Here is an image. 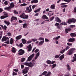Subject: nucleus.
<instances>
[{"label":"nucleus","mask_w":76,"mask_h":76,"mask_svg":"<svg viewBox=\"0 0 76 76\" xmlns=\"http://www.w3.org/2000/svg\"><path fill=\"white\" fill-rule=\"evenodd\" d=\"M17 20V18L16 17L13 16L11 18V22H12L13 20Z\"/></svg>","instance_id":"nucleus-11"},{"label":"nucleus","mask_w":76,"mask_h":76,"mask_svg":"<svg viewBox=\"0 0 76 76\" xmlns=\"http://www.w3.org/2000/svg\"><path fill=\"white\" fill-rule=\"evenodd\" d=\"M4 10H7L9 11V10H10V9H11V8H10V7L9 6L8 7L4 8Z\"/></svg>","instance_id":"nucleus-22"},{"label":"nucleus","mask_w":76,"mask_h":76,"mask_svg":"<svg viewBox=\"0 0 76 76\" xmlns=\"http://www.w3.org/2000/svg\"><path fill=\"white\" fill-rule=\"evenodd\" d=\"M54 19V17H52L49 19L50 21H52Z\"/></svg>","instance_id":"nucleus-42"},{"label":"nucleus","mask_w":76,"mask_h":76,"mask_svg":"<svg viewBox=\"0 0 76 76\" xmlns=\"http://www.w3.org/2000/svg\"><path fill=\"white\" fill-rule=\"evenodd\" d=\"M10 7L11 9H12V7H15V4H14L12 2L11 3Z\"/></svg>","instance_id":"nucleus-18"},{"label":"nucleus","mask_w":76,"mask_h":76,"mask_svg":"<svg viewBox=\"0 0 76 76\" xmlns=\"http://www.w3.org/2000/svg\"><path fill=\"white\" fill-rule=\"evenodd\" d=\"M66 67L67 68V70H68L69 71H70V70H71V67H70L69 65L67 64L66 65Z\"/></svg>","instance_id":"nucleus-23"},{"label":"nucleus","mask_w":76,"mask_h":76,"mask_svg":"<svg viewBox=\"0 0 76 76\" xmlns=\"http://www.w3.org/2000/svg\"><path fill=\"white\" fill-rule=\"evenodd\" d=\"M56 7V5L55 4H52L50 6V8L51 9L54 10L55 9V7Z\"/></svg>","instance_id":"nucleus-16"},{"label":"nucleus","mask_w":76,"mask_h":76,"mask_svg":"<svg viewBox=\"0 0 76 76\" xmlns=\"http://www.w3.org/2000/svg\"><path fill=\"white\" fill-rule=\"evenodd\" d=\"M56 66H57V64H53L52 65L53 67L52 68V69H54V67H56Z\"/></svg>","instance_id":"nucleus-41"},{"label":"nucleus","mask_w":76,"mask_h":76,"mask_svg":"<svg viewBox=\"0 0 76 76\" xmlns=\"http://www.w3.org/2000/svg\"><path fill=\"white\" fill-rule=\"evenodd\" d=\"M4 22L5 23L7 24V25H9L10 24V23H9V22H7L6 21H4Z\"/></svg>","instance_id":"nucleus-40"},{"label":"nucleus","mask_w":76,"mask_h":76,"mask_svg":"<svg viewBox=\"0 0 76 76\" xmlns=\"http://www.w3.org/2000/svg\"><path fill=\"white\" fill-rule=\"evenodd\" d=\"M42 19H48V18L47 17V16L45 15H43L42 16Z\"/></svg>","instance_id":"nucleus-17"},{"label":"nucleus","mask_w":76,"mask_h":76,"mask_svg":"<svg viewBox=\"0 0 76 76\" xmlns=\"http://www.w3.org/2000/svg\"><path fill=\"white\" fill-rule=\"evenodd\" d=\"M22 42L23 44H26V40L24 39H21Z\"/></svg>","instance_id":"nucleus-24"},{"label":"nucleus","mask_w":76,"mask_h":76,"mask_svg":"<svg viewBox=\"0 0 76 76\" xmlns=\"http://www.w3.org/2000/svg\"><path fill=\"white\" fill-rule=\"evenodd\" d=\"M55 20L56 21V22H59V23H60L61 22V20L59 18H58V17H56L55 18Z\"/></svg>","instance_id":"nucleus-14"},{"label":"nucleus","mask_w":76,"mask_h":76,"mask_svg":"<svg viewBox=\"0 0 76 76\" xmlns=\"http://www.w3.org/2000/svg\"><path fill=\"white\" fill-rule=\"evenodd\" d=\"M64 58V54H63L59 57V58L61 61Z\"/></svg>","instance_id":"nucleus-13"},{"label":"nucleus","mask_w":76,"mask_h":76,"mask_svg":"<svg viewBox=\"0 0 76 76\" xmlns=\"http://www.w3.org/2000/svg\"><path fill=\"white\" fill-rule=\"evenodd\" d=\"M4 4H5V5H7V4H9V3L7 1H6L4 2Z\"/></svg>","instance_id":"nucleus-46"},{"label":"nucleus","mask_w":76,"mask_h":76,"mask_svg":"<svg viewBox=\"0 0 76 76\" xmlns=\"http://www.w3.org/2000/svg\"><path fill=\"white\" fill-rule=\"evenodd\" d=\"M69 48H70V47L69 46H67L65 49L66 51H67V50H69Z\"/></svg>","instance_id":"nucleus-39"},{"label":"nucleus","mask_w":76,"mask_h":76,"mask_svg":"<svg viewBox=\"0 0 76 76\" xmlns=\"http://www.w3.org/2000/svg\"><path fill=\"white\" fill-rule=\"evenodd\" d=\"M27 4H26L25 3H23L20 4V6L22 7V6H27Z\"/></svg>","instance_id":"nucleus-37"},{"label":"nucleus","mask_w":76,"mask_h":76,"mask_svg":"<svg viewBox=\"0 0 76 76\" xmlns=\"http://www.w3.org/2000/svg\"><path fill=\"white\" fill-rule=\"evenodd\" d=\"M31 40L33 41V42H35L37 41V39H32Z\"/></svg>","instance_id":"nucleus-47"},{"label":"nucleus","mask_w":76,"mask_h":76,"mask_svg":"<svg viewBox=\"0 0 76 76\" xmlns=\"http://www.w3.org/2000/svg\"><path fill=\"white\" fill-rule=\"evenodd\" d=\"M4 16H5L6 18H7V17H8V15H7V13H6V12H4Z\"/></svg>","instance_id":"nucleus-32"},{"label":"nucleus","mask_w":76,"mask_h":76,"mask_svg":"<svg viewBox=\"0 0 76 76\" xmlns=\"http://www.w3.org/2000/svg\"><path fill=\"white\" fill-rule=\"evenodd\" d=\"M54 58H59V56H58V55H57L55 56Z\"/></svg>","instance_id":"nucleus-45"},{"label":"nucleus","mask_w":76,"mask_h":76,"mask_svg":"<svg viewBox=\"0 0 76 76\" xmlns=\"http://www.w3.org/2000/svg\"><path fill=\"white\" fill-rule=\"evenodd\" d=\"M70 50L73 53H75V51L76 50V49L75 48H72Z\"/></svg>","instance_id":"nucleus-27"},{"label":"nucleus","mask_w":76,"mask_h":76,"mask_svg":"<svg viewBox=\"0 0 76 76\" xmlns=\"http://www.w3.org/2000/svg\"><path fill=\"white\" fill-rule=\"evenodd\" d=\"M47 64H54L55 62V61H51L50 60H48L46 61Z\"/></svg>","instance_id":"nucleus-6"},{"label":"nucleus","mask_w":76,"mask_h":76,"mask_svg":"<svg viewBox=\"0 0 76 76\" xmlns=\"http://www.w3.org/2000/svg\"><path fill=\"white\" fill-rule=\"evenodd\" d=\"M60 37L59 36H58L57 37H55L53 39V40H57L58 39H59L60 38Z\"/></svg>","instance_id":"nucleus-31"},{"label":"nucleus","mask_w":76,"mask_h":76,"mask_svg":"<svg viewBox=\"0 0 76 76\" xmlns=\"http://www.w3.org/2000/svg\"><path fill=\"white\" fill-rule=\"evenodd\" d=\"M64 1L68 3H70V1H69V0H64Z\"/></svg>","instance_id":"nucleus-60"},{"label":"nucleus","mask_w":76,"mask_h":76,"mask_svg":"<svg viewBox=\"0 0 76 76\" xmlns=\"http://www.w3.org/2000/svg\"><path fill=\"white\" fill-rule=\"evenodd\" d=\"M39 41H44V38L40 37L38 39Z\"/></svg>","instance_id":"nucleus-30"},{"label":"nucleus","mask_w":76,"mask_h":76,"mask_svg":"<svg viewBox=\"0 0 76 76\" xmlns=\"http://www.w3.org/2000/svg\"><path fill=\"white\" fill-rule=\"evenodd\" d=\"M27 48H28V51H31L32 50V46H31V45H29Z\"/></svg>","instance_id":"nucleus-10"},{"label":"nucleus","mask_w":76,"mask_h":76,"mask_svg":"<svg viewBox=\"0 0 76 76\" xmlns=\"http://www.w3.org/2000/svg\"><path fill=\"white\" fill-rule=\"evenodd\" d=\"M44 43V41H40L39 43V45H43Z\"/></svg>","instance_id":"nucleus-25"},{"label":"nucleus","mask_w":76,"mask_h":76,"mask_svg":"<svg viewBox=\"0 0 76 76\" xmlns=\"http://www.w3.org/2000/svg\"><path fill=\"white\" fill-rule=\"evenodd\" d=\"M40 54V53H39V52H38L36 54L35 57V60H37V59L38 57L39 56Z\"/></svg>","instance_id":"nucleus-15"},{"label":"nucleus","mask_w":76,"mask_h":76,"mask_svg":"<svg viewBox=\"0 0 76 76\" xmlns=\"http://www.w3.org/2000/svg\"><path fill=\"white\" fill-rule=\"evenodd\" d=\"M68 41L69 42H74L75 41V38H70L69 39Z\"/></svg>","instance_id":"nucleus-9"},{"label":"nucleus","mask_w":76,"mask_h":76,"mask_svg":"<svg viewBox=\"0 0 76 76\" xmlns=\"http://www.w3.org/2000/svg\"><path fill=\"white\" fill-rule=\"evenodd\" d=\"M6 40H9V38L7 37H6L5 36L3 37L2 39V42H3V41H6Z\"/></svg>","instance_id":"nucleus-7"},{"label":"nucleus","mask_w":76,"mask_h":76,"mask_svg":"<svg viewBox=\"0 0 76 76\" xmlns=\"http://www.w3.org/2000/svg\"><path fill=\"white\" fill-rule=\"evenodd\" d=\"M14 13H15V14H18V11H14Z\"/></svg>","instance_id":"nucleus-59"},{"label":"nucleus","mask_w":76,"mask_h":76,"mask_svg":"<svg viewBox=\"0 0 76 76\" xmlns=\"http://www.w3.org/2000/svg\"><path fill=\"white\" fill-rule=\"evenodd\" d=\"M37 6L36 5H33L32 6V9H35L36 7H37Z\"/></svg>","instance_id":"nucleus-55"},{"label":"nucleus","mask_w":76,"mask_h":76,"mask_svg":"<svg viewBox=\"0 0 76 76\" xmlns=\"http://www.w3.org/2000/svg\"><path fill=\"white\" fill-rule=\"evenodd\" d=\"M20 17L21 18H22V19H28V18H29L28 15H25V14L24 13H23V14L20 15Z\"/></svg>","instance_id":"nucleus-3"},{"label":"nucleus","mask_w":76,"mask_h":76,"mask_svg":"<svg viewBox=\"0 0 76 76\" xmlns=\"http://www.w3.org/2000/svg\"><path fill=\"white\" fill-rule=\"evenodd\" d=\"M12 50H11V51L12 52V53H16V49L14 47H13L12 48Z\"/></svg>","instance_id":"nucleus-21"},{"label":"nucleus","mask_w":76,"mask_h":76,"mask_svg":"<svg viewBox=\"0 0 76 76\" xmlns=\"http://www.w3.org/2000/svg\"><path fill=\"white\" fill-rule=\"evenodd\" d=\"M66 50L65 49H63L62 50L60 51V53L61 54H64V53L66 51Z\"/></svg>","instance_id":"nucleus-28"},{"label":"nucleus","mask_w":76,"mask_h":76,"mask_svg":"<svg viewBox=\"0 0 76 76\" xmlns=\"http://www.w3.org/2000/svg\"><path fill=\"white\" fill-rule=\"evenodd\" d=\"M55 25V26H57L58 27L59 26H60V24L57 23H56Z\"/></svg>","instance_id":"nucleus-44"},{"label":"nucleus","mask_w":76,"mask_h":76,"mask_svg":"<svg viewBox=\"0 0 76 76\" xmlns=\"http://www.w3.org/2000/svg\"><path fill=\"white\" fill-rule=\"evenodd\" d=\"M75 26L73 25H71L70 26V28H74Z\"/></svg>","instance_id":"nucleus-62"},{"label":"nucleus","mask_w":76,"mask_h":76,"mask_svg":"<svg viewBox=\"0 0 76 76\" xmlns=\"http://www.w3.org/2000/svg\"><path fill=\"white\" fill-rule=\"evenodd\" d=\"M1 26L2 28H3L4 29H6V28H7V27L6 26H3L2 25H1Z\"/></svg>","instance_id":"nucleus-38"},{"label":"nucleus","mask_w":76,"mask_h":76,"mask_svg":"<svg viewBox=\"0 0 76 76\" xmlns=\"http://www.w3.org/2000/svg\"><path fill=\"white\" fill-rule=\"evenodd\" d=\"M40 10H41V8H39L37 9L34 12H35V13H37V12H38L39 11H40Z\"/></svg>","instance_id":"nucleus-35"},{"label":"nucleus","mask_w":76,"mask_h":76,"mask_svg":"<svg viewBox=\"0 0 76 76\" xmlns=\"http://www.w3.org/2000/svg\"><path fill=\"white\" fill-rule=\"evenodd\" d=\"M70 36L71 37H75V33H72L70 34Z\"/></svg>","instance_id":"nucleus-26"},{"label":"nucleus","mask_w":76,"mask_h":76,"mask_svg":"<svg viewBox=\"0 0 76 76\" xmlns=\"http://www.w3.org/2000/svg\"><path fill=\"white\" fill-rule=\"evenodd\" d=\"M29 70V67H26L24 70H23L22 73L24 74H26L28 73V71Z\"/></svg>","instance_id":"nucleus-5"},{"label":"nucleus","mask_w":76,"mask_h":76,"mask_svg":"<svg viewBox=\"0 0 76 76\" xmlns=\"http://www.w3.org/2000/svg\"><path fill=\"white\" fill-rule=\"evenodd\" d=\"M74 11L76 13V7L74 8Z\"/></svg>","instance_id":"nucleus-61"},{"label":"nucleus","mask_w":76,"mask_h":76,"mask_svg":"<svg viewBox=\"0 0 76 76\" xmlns=\"http://www.w3.org/2000/svg\"><path fill=\"white\" fill-rule=\"evenodd\" d=\"M13 76H16L17 75V73L15 72H13L12 73Z\"/></svg>","instance_id":"nucleus-50"},{"label":"nucleus","mask_w":76,"mask_h":76,"mask_svg":"<svg viewBox=\"0 0 76 76\" xmlns=\"http://www.w3.org/2000/svg\"><path fill=\"white\" fill-rule=\"evenodd\" d=\"M29 7H26V10L27 11H28V12H32V9L31 8V7L29 6ZM30 7V9H29Z\"/></svg>","instance_id":"nucleus-8"},{"label":"nucleus","mask_w":76,"mask_h":76,"mask_svg":"<svg viewBox=\"0 0 76 76\" xmlns=\"http://www.w3.org/2000/svg\"><path fill=\"white\" fill-rule=\"evenodd\" d=\"M45 42H50V40L46 38L45 39Z\"/></svg>","instance_id":"nucleus-48"},{"label":"nucleus","mask_w":76,"mask_h":76,"mask_svg":"<svg viewBox=\"0 0 76 76\" xmlns=\"http://www.w3.org/2000/svg\"><path fill=\"white\" fill-rule=\"evenodd\" d=\"M76 20L75 18H72L69 19L67 21L68 23L69 24H70L71 23H76Z\"/></svg>","instance_id":"nucleus-2"},{"label":"nucleus","mask_w":76,"mask_h":76,"mask_svg":"<svg viewBox=\"0 0 76 76\" xmlns=\"http://www.w3.org/2000/svg\"><path fill=\"white\" fill-rule=\"evenodd\" d=\"M13 42V38H11L10 39V43L11 44H12Z\"/></svg>","instance_id":"nucleus-34"},{"label":"nucleus","mask_w":76,"mask_h":76,"mask_svg":"<svg viewBox=\"0 0 76 76\" xmlns=\"http://www.w3.org/2000/svg\"><path fill=\"white\" fill-rule=\"evenodd\" d=\"M35 56V54L33 53L30 56L32 58L34 57V56Z\"/></svg>","instance_id":"nucleus-51"},{"label":"nucleus","mask_w":76,"mask_h":76,"mask_svg":"<svg viewBox=\"0 0 76 76\" xmlns=\"http://www.w3.org/2000/svg\"><path fill=\"white\" fill-rule=\"evenodd\" d=\"M25 60V58H21V61L22 62H23Z\"/></svg>","instance_id":"nucleus-49"},{"label":"nucleus","mask_w":76,"mask_h":76,"mask_svg":"<svg viewBox=\"0 0 76 76\" xmlns=\"http://www.w3.org/2000/svg\"><path fill=\"white\" fill-rule=\"evenodd\" d=\"M22 35H19L15 37V38L16 39H17V40H19V39H20L22 38Z\"/></svg>","instance_id":"nucleus-19"},{"label":"nucleus","mask_w":76,"mask_h":76,"mask_svg":"<svg viewBox=\"0 0 76 76\" xmlns=\"http://www.w3.org/2000/svg\"><path fill=\"white\" fill-rule=\"evenodd\" d=\"M67 44L69 46H72V44L70 43H69V42L67 43Z\"/></svg>","instance_id":"nucleus-53"},{"label":"nucleus","mask_w":76,"mask_h":76,"mask_svg":"<svg viewBox=\"0 0 76 76\" xmlns=\"http://www.w3.org/2000/svg\"><path fill=\"white\" fill-rule=\"evenodd\" d=\"M23 64L27 66H28L29 67H32L34 66L35 64V62L32 63L31 62L29 63L26 62L23 63Z\"/></svg>","instance_id":"nucleus-1"},{"label":"nucleus","mask_w":76,"mask_h":76,"mask_svg":"<svg viewBox=\"0 0 76 76\" xmlns=\"http://www.w3.org/2000/svg\"><path fill=\"white\" fill-rule=\"evenodd\" d=\"M61 25H67V23L64 22L61 23Z\"/></svg>","instance_id":"nucleus-36"},{"label":"nucleus","mask_w":76,"mask_h":76,"mask_svg":"<svg viewBox=\"0 0 76 76\" xmlns=\"http://www.w3.org/2000/svg\"><path fill=\"white\" fill-rule=\"evenodd\" d=\"M32 59V58L29 56L28 58L27 61H31Z\"/></svg>","instance_id":"nucleus-33"},{"label":"nucleus","mask_w":76,"mask_h":76,"mask_svg":"<svg viewBox=\"0 0 76 76\" xmlns=\"http://www.w3.org/2000/svg\"><path fill=\"white\" fill-rule=\"evenodd\" d=\"M32 42V41L31 40L28 41L27 42L26 44H30V43H31Z\"/></svg>","instance_id":"nucleus-52"},{"label":"nucleus","mask_w":76,"mask_h":76,"mask_svg":"<svg viewBox=\"0 0 76 76\" xmlns=\"http://www.w3.org/2000/svg\"><path fill=\"white\" fill-rule=\"evenodd\" d=\"M25 52L24 50H23L22 49H20L19 50L18 52V54L20 55V56H21L22 55H23L24 54Z\"/></svg>","instance_id":"nucleus-4"},{"label":"nucleus","mask_w":76,"mask_h":76,"mask_svg":"<svg viewBox=\"0 0 76 76\" xmlns=\"http://www.w3.org/2000/svg\"><path fill=\"white\" fill-rule=\"evenodd\" d=\"M67 7V5H62L61 6L62 8H64V7Z\"/></svg>","instance_id":"nucleus-58"},{"label":"nucleus","mask_w":76,"mask_h":76,"mask_svg":"<svg viewBox=\"0 0 76 76\" xmlns=\"http://www.w3.org/2000/svg\"><path fill=\"white\" fill-rule=\"evenodd\" d=\"M69 76V72H67V73L64 76Z\"/></svg>","instance_id":"nucleus-54"},{"label":"nucleus","mask_w":76,"mask_h":76,"mask_svg":"<svg viewBox=\"0 0 76 76\" xmlns=\"http://www.w3.org/2000/svg\"><path fill=\"white\" fill-rule=\"evenodd\" d=\"M4 43H5V44H9V40H7V41L4 42Z\"/></svg>","instance_id":"nucleus-56"},{"label":"nucleus","mask_w":76,"mask_h":76,"mask_svg":"<svg viewBox=\"0 0 76 76\" xmlns=\"http://www.w3.org/2000/svg\"><path fill=\"white\" fill-rule=\"evenodd\" d=\"M73 53H72V52L71 51L69 50V52L68 53V54L70 56V55H72Z\"/></svg>","instance_id":"nucleus-29"},{"label":"nucleus","mask_w":76,"mask_h":76,"mask_svg":"<svg viewBox=\"0 0 76 76\" xmlns=\"http://www.w3.org/2000/svg\"><path fill=\"white\" fill-rule=\"evenodd\" d=\"M6 17L5 16H2L0 17L1 19H4V18H6Z\"/></svg>","instance_id":"nucleus-43"},{"label":"nucleus","mask_w":76,"mask_h":76,"mask_svg":"<svg viewBox=\"0 0 76 76\" xmlns=\"http://www.w3.org/2000/svg\"><path fill=\"white\" fill-rule=\"evenodd\" d=\"M19 46L20 47H23V45L22 43H20V44Z\"/></svg>","instance_id":"nucleus-64"},{"label":"nucleus","mask_w":76,"mask_h":76,"mask_svg":"<svg viewBox=\"0 0 76 76\" xmlns=\"http://www.w3.org/2000/svg\"><path fill=\"white\" fill-rule=\"evenodd\" d=\"M48 16H49V17H51V13H49L48 14Z\"/></svg>","instance_id":"nucleus-63"},{"label":"nucleus","mask_w":76,"mask_h":76,"mask_svg":"<svg viewBox=\"0 0 76 76\" xmlns=\"http://www.w3.org/2000/svg\"><path fill=\"white\" fill-rule=\"evenodd\" d=\"M39 49H36L35 50L34 52L35 53H38V52H39Z\"/></svg>","instance_id":"nucleus-57"},{"label":"nucleus","mask_w":76,"mask_h":76,"mask_svg":"<svg viewBox=\"0 0 76 76\" xmlns=\"http://www.w3.org/2000/svg\"><path fill=\"white\" fill-rule=\"evenodd\" d=\"M23 28L27 29V28H28V24L26 23H24L23 25Z\"/></svg>","instance_id":"nucleus-12"},{"label":"nucleus","mask_w":76,"mask_h":76,"mask_svg":"<svg viewBox=\"0 0 76 76\" xmlns=\"http://www.w3.org/2000/svg\"><path fill=\"white\" fill-rule=\"evenodd\" d=\"M72 30L71 28H66L65 29V32L66 33H68V32Z\"/></svg>","instance_id":"nucleus-20"}]
</instances>
